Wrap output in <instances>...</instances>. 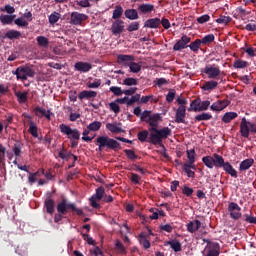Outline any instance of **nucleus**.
I'll return each instance as SVG.
<instances>
[{"label": "nucleus", "instance_id": "f257e3e1", "mask_svg": "<svg viewBox=\"0 0 256 256\" xmlns=\"http://www.w3.org/2000/svg\"><path fill=\"white\" fill-rule=\"evenodd\" d=\"M161 121V114H153L148 121V125H150L148 129V131H150L149 140L152 145H161V143H163V139L171 137V128L164 127L162 129H157Z\"/></svg>", "mask_w": 256, "mask_h": 256}, {"label": "nucleus", "instance_id": "f03ea898", "mask_svg": "<svg viewBox=\"0 0 256 256\" xmlns=\"http://www.w3.org/2000/svg\"><path fill=\"white\" fill-rule=\"evenodd\" d=\"M60 132L65 135L71 143V147H77L79 145V140L81 139V132L77 128H71L67 124H60Z\"/></svg>", "mask_w": 256, "mask_h": 256}, {"label": "nucleus", "instance_id": "7ed1b4c3", "mask_svg": "<svg viewBox=\"0 0 256 256\" xmlns=\"http://www.w3.org/2000/svg\"><path fill=\"white\" fill-rule=\"evenodd\" d=\"M95 143L99 151H103L105 147L106 149H113L114 151L121 149V144L109 136H98Z\"/></svg>", "mask_w": 256, "mask_h": 256}, {"label": "nucleus", "instance_id": "20e7f679", "mask_svg": "<svg viewBox=\"0 0 256 256\" xmlns=\"http://www.w3.org/2000/svg\"><path fill=\"white\" fill-rule=\"evenodd\" d=\"M202 162L208 169H213V167H216L217 169H221L225 163V159H223V156L214 153L212 156H205L202 158Z\"/></svg>", "mask_w": 256, "mask_h": 256}, {"label": "nucleus", "instance_id": "39448f33", "mask_svg": "<svg viewBox=\"0 0 256 256\" xmlns=\"http://www.w3.org/2000/svg\"><path fill=\"white\" fill-rule=\"evenodd\" d=\"M240 133L243 137L248 139L249 134L252 135L256 134V123L250 122L247 120V118L243 117L240 123Z\"/></svg>", "mask_w": 256, "mask_h": 256}, {"label": "nucleus", "instance_id": "423d86ee", "mask_svg": "<svg viewBox=\"0 0 256 256\" xmlns=\"http://www.w3.org/2000/svg\"><path fill=\"white\" fill-rule=\"evenodd\" d=\"M14 75L21 81H27L28 77H35V71L29 66L18 67L14 72Z\"/></svg>", "mask_w": 256, "mask_h": 256}, {"label": "nucleus", "instance_id": "0eeeda50", "mask_svg": "<svg viewBox=\"0 0 256 256\" xmlns=\"http://www.w3.org/2000/svg\"><path fill=\"white\" fill-rule=\"evenodd\" d=\"M104 195H105V188L99 187L96 189V193L92 195L91 198L89 199L90 205L91 207H93V209H99L100 207L99 202L101 201V199H103Z\"/></svg>", "mask_w": 256, "mask_h": 256}, {"label": "nucleus", "instance_id": "6e6552de", "mask_svg": "<svg viewBox=\"0 0 256 256\" xmlns=\"http://www.w3.org/2000/svg\"><path fill=\"white\" fill-rule=\"evenodd\" d=\"M204 73L208 79H218L221 75V69L217 65H208L204 68Z\"/></svg>", "mask_w": 256, "mask_h": 256}, {"label": "nucleus", "instance_id": "1a4fd4ad", "mask_svg": "<svg viewBox=\"0 0 256 256\" xmlns=\"http://www.w3.org/2000/svg\"><path fill=\"white\" fill-rule=\"evenodd\" d=\"M219 251V244L215 242H208L203 251V256H219Z\"/></svg>", "mask_w": 256, "mask_h": 256}, {"label": "nucleus", "instance_id": "9d476101", "mask_svg": "<svg viewBox=\"0 0 256 256\" xmlns=\"http://www.w3.org/2000/svg\"><path fill=\"white\" fill-rule=\"evenodd\" d=\"M228 212L230 213L231 219H241V208L239 207V204L231 202L228 205Z\"/></svg>", "mask_w": 256, "mask_h": 256}, {"label": "nucleus", "instance_id": "9b49d317", "mask_svg": "<svg viewBox=\"0 0 256 256\" xmlns=\"http://www.w3.org/2000/svg\"><path fill=\"white\" fill-rule=\"evenodd\" d=\"M88 16L79 12H72L70 16L71 25H81L82 21H87Z\"/></svg>", "mask_w": 256, "mask_h": 256}, {"label": "nucleus", "instance_id": "f8f14e48", "mask_svg": "<svg viewBox=\"0 0 256 256\" xmlns=\"http://www.w3.org/2000/svg\"><path fill=\"white\" fill-rule=\"evenodd\" d=\"M125 31V22L123 20H115L111 26L113 35H121Z\"/></svg>", "mask_w": 256, "mask_h": 256}, {"label": "nucleus", "instance_id": "ddd939ff", "mask_svg": "<svg viewBox=\"0 0 256 256\" xmlns=\"http://www.w3.org/2000/svg\"><path fill=\"white\" fill-rule=\"evenodd\" d=\"M187 117V107L179 106L176 110L175 123H185Z\"/></svg>", "mask_w": 256, "mask_h": 256}, {"label": "nucleus", "instance_id": "4468645a", "mask_svg": "<svg viewBox=\"0 0 256 256\" xmlns=\"http://www.w3.org/2000/svg\"><path fill=\"white\" fill-rule=\"evenodd\" d=\"M72 207H73V204L63 199L60 203H58L57 211L58 213H61V215H65L69 211V209H72Z\"/></svg>", "mask_w": 256, "mask_h": 256}, {"label": "nucleus", "instance_id": "2eb2a0df", "mask_svg": "<svg viewBox=\"0 0 256 256\" xmlns=\"http://www.w3.org/2000/svg\"><path fill=\"white\" fill-rule=\"evenodd\" d=\"M226 107H229V100H218L210 106V109L212 111H223Z\"/></svg>", "mask_w": 256, "mask_h": 256}, {"label": "nucleus", "instance_id": "dca6fc26", "mask_svg": "<svg viewBox=\"0 0 256 256\" xmlns=\"http://www.w3.org/2000/svg\"><path fill=\"white\" fill-rule=\"evenodd\" d=\"M191 42V38L189 36H182V38L174 45V51H181V49H185L187 44Z\"/></svg>", "mask_w": 256, "mask_h": 256}, {"label": "nucleus", "instance_id": "f3484780", "mask_svg": "<svg viewBox=\"0 0 256 256\" xmlns=\"http://www.w3.org/2000/svg\"><path fill=\"white\" fill-rule=\"evenodd\" d=\"M118 63L120 65H124V67H129L131 65V62L134 61L135 58L131 55H125V54H120L117 56Z\"/></svg>", "mask_w": 256, "mask_h": 256}, {"label": "nucleus", "instance_id": "a211bd4d", "mask_svg": "<svg viewBox=\"0 0 256 256\" xmlns=\"http://www.w3.org/2000/svg\"><path fill=\"white\" fill-rule=\"evenodd\" d=\"M139 13L143 15H147L149 13H153L155 11V6L153 4L144 3L138 6Z\"/></svg>", "mask_w": 256, "mask_h": 256}, {"label": "nucleus", "instance_id": "6ab92c4d", "mask_svg": "<svg viewBox=\"0 0 256 256\" xmlns=\"http://www.w3.org/2000/svg\"><path fill=\"white\" fill-rule=\"evenodd\" d=\"M182 169L186 173L187 177L194 179L195 177L194 171L197 169V166H195V164L184 163L182 166ZM191 169H193V171Z\"/></svg>", "mask_w": 256, "mask_h": 256}, {"label": "nucleus", "instance_id": "aec40b11", "mask_svg": "<svg viewBox=\"0 0 256 256\" xmlns=\"http://www.w3.org/2000/svg\"><path fill=\"white\" fill-rule=\"evenodd\" d=\"M161 25V19L159 18H151L145 21L144 27L148 29H157Z\"/></svg>", "mask_w": 256, "mask_h": 256}, {"label": "nucleus", "instance_id": "412c9836", "mask_svg": "<svg viewBox=\"0 0 256 256\" xmlns=\"http://www.w3.org/2000/svg\"><path fill=\"white\" fill-rule=\"evenodd\" d=\"M74 67L76 71H81L82 73H87L92 69L91 64L87 62H77Z\"/></svg>", "mask_w": 256, "mask_h": 256}, {"label": "nucleus", "instance_id": "4be33fe9", "mask_svg": "<svg viewBox=\"0 0 256 256\" xmlns=\"http://www.w3.org/2000/svg\"><path fill=\"white\" fill-rule=\"evenodd\" d=\"M219 86V82L215 81V80H210L205 82L202 85V89L203 91H208L209 93H211V91H214V89H217V87Z\"/></svg>", "mask_w": 256, "mask_h": 256}, {"label": "nucleus", "instance_id": "5701e85b", "mask_svg": "<svg viewBox=\"0 0 256 256\" xmlns=\"http://www.w3.org/2000/svg\"><path fill=\"white\" fill-rule=\"evenodd\" d=\"M34 111L37 117H46L48 121H51V111L45 110V108H41V107H36Z\"/></svg>", "mask_w": 256, "mask_h": 256}, {"label": "nucleus", "instance_id": "b1692460", "mask_svg": "<svg viewBox=\"0 0 256 256\" xmlns=\"http://www.w3.org/2000/svg\"><path fill=\"white\" fill-rule=\"evenodd\" d=\"M139 243L144 247V249H149L151 247V242H149V238L147 237V234L144 232L140 233L139 235Z\"/></svg>", "mask_w": 256, "mask_h": 256}, {"label": "nucleus", "instance_id": "393cba45", "mask_svg": "<svg viewBox=\"0 0 256 256\" xmlns=\"http://www.w3.org/2000/svg\"><path fill=\"white\" fill-rule=\"evenodd\" d=\"M199 227H201V221L194 220L187 224V231H189V233H195V231L199 230Z\"/></svg>", "mask_w": 256, "mask_h": 256}, {"label": "nucleus", "instance_id": "a878e982", "mask_svg": "<svg viewBox=\"0 0 256 256\" xmlns=\"http://www.w3.org/2000/svg\"><path fill=\"white\" fill-rule=\"evenodd\" d=\"M126 19H130V21H135L139 19V13L135 9H127L124 12Z\"/></svg>", "mask_w": 256, "mask_h": 256}, {"label": "nucleus", "instance_id": "bb28decb", "mask_svg": "<svg viewBox=\"0 0 256 256\" xmlns=\"http://www.w3.org/2000/svg\"><path fill=\"white\" fill-rule=\"evenodd\" d=\"M79 99H93L97 97V92L84 90L78 95Z\"/></svg>", "mask_w": 256, "mask_h": 256}, {"label": "nucleus", "instance_id": "cd10ccee", "mask_svg": "<svg viewBox=\"0 0 256 256\" xmlns=\"http://www.w3.org/2000/svg\"><path fill=\"white\" fill-rule=\"evenodd\" d=\"M121 124H117V123H107L106 124V129H108V131L110 133H121V131H123L121 129Z\"/></svg>", "mask_w": 256, "mask_h": 256}, {"label": "nucleus", "instance_id": "c85d7f7f", "mask_svg": "<svg viewBox=\"0 0 256 256\" xmlns=\"http://www.w3.org/2000/svg\"><path fill=\"white\" fill-rule=\"evenodd\" d=\"M222 167H223L224 171H226V173H228V175H231V177L237 178V170H235L233 168V166L230 165L229 162H226V163L224 162Z\"/></svg>", "mask_w": 256, "mask_h": 256}, {"label": "nucleus", "instance_id": "c756f323", "mask_svg": "<svg viewBox=\"0 0 256 256\" xmlns=\"http://www.w3.org/2000/svg\"><path fill=\"white\" fill-rule=\"evenodd\" d=\"M255 160L253 159H246L240 163V171H247V169L253 167Z\"/></svg>", "mask_w": 256, "mask_h": 256}, {"label": "nucleus", "instance_id": "7c9ffc66", "mask_svg": "<svg viewBox=\"0 0 256 256\" xmlns=\"http://www.w3.org/2000/svg\"><path fill=\"white\" fill-rule=\"evenodd\" d=\"M121 17H123V7H121V5H116L112 14V19L117 21L120 20Z\"/></svg>", "mask_w": 256, "mask_h": 256}, {"label": "nucleus", "instance_id": "2f4dec72", "mask_svg": "<svg viewBox=\"0 0 256 256\" xmlns=\"http://www.w3.org/2000/svg\"><path fill=\"white\" fill-rule=\"evenodd\" d=\"M45 208L47 213H50V215H53L55 211V201L53 199L49 198L45 201Z\"/></svg>", "mask_w": 256, "mask_h": 256}, {"label": "nucleus", "instance_id": "473e14b6", "mask_svg": "<svg viewBox=\"0 0 256 256\" xmlns=\"http://www.w3.org/2000/svg\"><path fill=\"white\" fill-rule=\"evenodd\" d=\"M5 37L6 39H10V40H13V39H20L21 37V32L17 31V30H8L6 33H5Z\"/></svg>", "mask_w": 256, "mask_h": 256}, {"label": "nucleus", "instance_id": "72a5a7b5", "mask_svg": "<svg viewBox=\"0 0 256 256\" xmlns=\"http://www.w3.org/2000/svg\"><path fill=\"white\" fill-rule=\"evenodd\" d=\"M238 114L236 112H227L224 114L222 121L224 123H231L233 119H237Z\"/></svg>", "mask_w": 256, "mask_h": 256}, {"label": "nucleus", "instance_id": "f704fd0d", "mask_svg": "<svg viewBox=\"0 0 256 256\" xmlns=\"http://www.w3.org/2000/svg\"><path fill=\"white\" fill-rule=\"evenodd\" d=\"M187 153V159H188V165H195V157H197V153L195 152V149H190L186 151Z\"/></svg>", "mask_w": 256, "mask_h": 256}, {"label": "nucleus", "instance_id": "c9c22d12", "mask_svg": "<svg viewBox=\"0 0 256 256\" xmlns=\"http://www.w3.org/2000/svg\"><path fill=\"white\" fill-rule=\"evenodd\" d=\"M0 21L3 25H11L15 21V15H1Z\"/></svg>", "mask_w": 256, "mask_h": 256}, {"label": "nucleus", "instance_id": "e433bc0d", "mask_svg": "<svg viewBox=\"0 0 256 256\" xmlns=\"http://www.w3.org/2000/svg\"><path fill=\"white\" fill-rule=\"evenodd\" d=\"M167 245H170L171 249H173V251H175V253H179V251H181V242H179L178 240H170L167 242Z\"/></svg>", "mask_w": 256, "mask_h": 256}, {"label": "nucleus", "instance_id": "4c0bfd02", "mask_svg": "<svg viewBox=\"0 0 256 256\" xmlns=\"http://www.w3.org/2000/svg\"><path fill=\"white\" fill-rule=\"evenodd\" d=\"M115 251L119 255H125L127 253V249L125 248V245H123V243L121 241H119V240L116 241Z\"/></svg>", "mask_w": 256, "mask_h": 256}, {"label": "nucleus", "instance_id": "58836bf2", "mask_svg": "<svg viewBox=\"0 0 256 256\" xmlns=\"http://www.w3.org/2000/svg\"><path fill=\"white\" fill-rule=\"evenodd\" d=\"M36 41H37L39 47H44V48L49 47V39L45 36H38L36 38Z\"/></svg>", "mask_w": 256, "mask_h": 256}, {"label": "nucleus", "instance_id": "ea45409f", "mask_svg": "<svg viewBox=\"0 0 256 256\" xmlns=\"http://www.w3.org/2000/svg\"><path fill=\"white\" fill-rule=\"evenodd\" d=\"M103 124L99 121H94L87 126L88 131H99Z\"/></svg>", "mask_w": 256, "mask_h": 256}, {"label": "nucleus", "instance_id": "a19ab883", "mask_svg": "<svg viewBox=\"0 0 256 256\" xmlns=\"http://www.w3.org/2000/svg\"><path fill=\"white\" fill-rule=\"evenodd\" d=\"M141 103H157L159 101V99L153 95H148V96H143L140 99Z\"/></svg>", "mask_w": 256, "mask_h": 256}, {"label": "nucleus", "instance_id": "79ce46f5", "mask_svg": "<svg viewBox=\"0 0 256 256\" xmlns=\"http://www.w3.org/2000/svg\"><path fill=\"white\" fill-rule=\"evenodd\" d=\"M28 132L32 135V137H39V132L37 125H35L33 122H30V127L28 129Z\"/></svg>", "mask_w": 256, "mask_h": 256}, {"label": "nucleus", "instance_id": "37998d69", "mask_svg": "<svg viewBox=\"0 0 256 256\" xmlns=\"http://www.w3.org/2000/svg\"><path fill=\"white\" fill-rule=\"evenodd\" d=\"M249 62L244 61V60H236L233 64V67L235 69H245V67H248Z\"/></svg>", "mask_w": 256, "mask_h": 256}, {"label": "nucleus", "instance_id": "c03bdc74", "mask_svg": "<svg viewBox=\"0 0 256 256\" xmlns=\"http://www.w3.org/2000/svg\"><path fill=\"white\" fill-rule=\"evenodd\" d=\"M200 101L199 100H193L190 104V108H188V111H194L195 113L200 112Z\"/></svg>", "mask_w": 256, "mask_h": 256}, {"label": "nucleus", "instance_id": "a18cd8bd", "mask_svg": "<svg viewBox=\"0 0 256 256\" xmlns=\"http://www.w3.org/2000/svg\"><path fill=\"white\" fill-rule=\"evenodd\" d=\"M14 23L17 25V27H29V22H27V20H25L23 17L17 18L14 20Z\"/></svg>", "mask_w": 256, "mask_h": 256}, {"label": "nucleus", "instance_id": "49530a36", "mask_svg": "<svg viewBox=\"0 0 256 256\" xmlns=\"http://www.w3.org/2000/svg\"><path fill=\"white\" fill-rule=\"evenodd\" d=\"M213 116L209 113H202L200 115L195 116L196 121H209V119H212Z\"/></svg>", "mask_w": 256, "mask_h": 256}, {"label": "nucleus", "instance_id": "de8ad7c7", "mask_svg": "<svg viewBox=\"0 0 256 256\" xmlns=\"http://www.w3.org/2000/svg\"><path fill=\"white\" fill-rule=\"evenodd\" d=\"M59 19H61V14L54 12L49 16V23L50 25H55V23H57V21H59Z\"/></svg>", "mask_w": 256, "mask_h": 256}, {"label": "nucleus", "instance_id": "09e8293b", "mask_svg": "<svg viewBox=\"0 0 256 256\" xmlns=\"http://www.w3.org/2000/svg\"><path fill=\"white\" fill-rule=\"evenodd\" d=\"M152 117L153 115H151V111L145 110L144 112H142L140 119L141 121H145V123H149Z\"/></svg>", "mask_w": 256, "mask_h": 256}, {"label": "nucleus", "instance_id": "8fccbe9b", "mask_svg": "<svg viewBox=\"0 0 256 256\" xmlns=\"http://www.w3.org/2000/svg\"><path fill=\"white\" fill-rule=\"evenodd\" d=\"M130 68V71L132 73H139L141 71V64L135 63V62H130V65L128 66Z\"/></svg>", "mask_w": 256, "mask_h": 256}, {"label": "nucleus", "instance_id": "3c124183", "mask_svg": "<svg viewBox=\"0 0 256 256\" xmlns=\"http://www.w3.org/2000/svg\"><path fill=\"white\" fill-rule=\"evenodd\" d=\"M216 23H219L220 25H227V23H231V17L229 16H220Z\"/></svg>", "mask_w": 256, "mask_h": 256}, {"label": "nucleus", "instance_id": "603ef678", "mask_svg": "<svg viewBox=\"0 0 256 256\" xmlns=\"http://www.w3.org/2000/svg\"><path fill=\"white\" fill-rule=\"evenodd\" d=\"M147 137H149V131L147 130L138 133V139L141 143H145V141H147Z\"/></svg>", "mask_w": 256, "mask_h": 256}, {"label": "nucleus", "instance_id": "864d4df0", "mask_svg": "<svg viewBox=\"0 0 256 256\" xmlns=\"http://www.w3.org/2000/svg\"><path fill=\"white\" fill-rule=\"evenodd\" d=\"M87 87L89 89H97V88L101 87V80L96 79L93 82H88Z\"/></svg>", "mask_w": 256, "mask_h": 256}, {"label": "nucleus", "instance_id": "5fc2aeb1", "mask_svg": "<svg viewBox=\"0 0 256 256\" xmlns=\"http://www.w3.org/2000/svg\"><path fill=\"white\" fill-rule=\"evenodd\" d=\"M201 40L197 39L194 42H192L189 47L191 49V51H199V47H201Z\"/></svg>", "mask_w": 256, "mask_h": 256}, {"label": "nucleus", "instance_id": "6e6d98bb", "mask_svg": "<svg viewBox=\"0 0 256 256\" xmlns=\"http://www.w3.org/2000/svg\"><path fill=\"white\" fill-rule=\"evenodd\" d=\"M110 91L111 93H114L116 97H119L124 94V91L121 89V87H117V86L110 87Z\"/></svg>", "mask_w": 256, "mask_h": 256}, {"label": "nucleus", "instance_id": "4d7b16f0", "mask_svg": "<svg viewBox=\"0 0 256 256\" xmlns=\"http://www.w3.org/2000/svg\"><path fill=\"white\" fill-rule=\"evenodd\" d=\"M200 41L203 43V45H207V43H213V41H215V36L213 34H209Z\"/></svg>", "mask_w": 256, "mask_h": 256}, {"label": "nucleus", "instance_id": "13d9d810", "mask_svg": "<svg viewBox=\"0 0 256 256\" xmlns=\"http://www.w3.org/2000/svg\"><path fill=\"white\" fill-rule=\"evenodd\" d=\"M90 131L91 130H89L88 128L83 131L82 141H86L87 143L93 141V137H89Z\"/></svg>", "mask_w": 256, "mask_h": 256}, {"label": "nucleus", "instance_id": "bf43d9fd", "mask_svg": "<svg viewBox=\"0 0 256 256\" xmlns=\"http://www.w3.org/2000/svg\"><path fill=\"white\" fill-rule=\"evenodd\" d=\"M211 106V101L209 100H205L200 102V111H207L209 109V107Z\"/></svg>", "mask_w": 256, "mask_h": 256}, {"label": "nucleus", "instance_id": "052dcab7", "mask_svg": "<svg viewBox=\"0 0 256 256\" xmlns=\"http://www.w3.org/2000/svg\"><path fill=\"white\" fill-rule=\"evenodd\" d=\"M109 107L110 111H113V113H115L116 115L121 111V107H119V104H117L116 102H111L109 104Z\"/></svg>", "mask_w": 256, "mask_h": 256}, {"label": "nucleus", "instance_id": "680f3d73", "mask_svg": "<svg viewBox=\"0 0 256 256\" xmlns=\"http://www.w3.org/2000/svg\"><path fill=\"white\" fill-rule=\"evenodd\" d=\"M127 31L132 33V31H139V22H132L128 27Z\"/></svg>", "mask_w": 256, "mask_h": 256}, {"label": "nucleus", "instance_id": "e2e57ef3", "mask_svg": "<svg viewBox=\"0 0 256 256\" xmlns=\"http://www.w3.org/2000/svg\"><path fill=\"white\" fill-rule=\"evenodd\" d=\"M175 95H176L175 90H170L166 95V101L168 103H173V100L175 99Z\"/></svg>", "mask_w": 256, "mask_h": 256}, {"label": "nucleus", "instance_id": "0e129e2a", "mask_svg": "<svg viewBox=\"0 0 256 256\" xmlns=\"http://www.w3.org/2000/svg\"><path fill=\"white\" fill-rule=\"evenodd\" d=\"M124 85H127L128 87H131V85H137L138 81L135 78H126L123 81Z\"/></svg>", "mask_w": 256, "mask_h": 256}, {"label": "nucleus", "instance_id": "69168bd1", "mask_svg": "<svg viewBox=\"0 0 256 256\" xmlns=\"http://www.w3.org/2000/svg\"><path fill=\"white\" fill-rule=\"evenodd\" d=\"M89 1L90 0H81V1H77L76 4L79 7H83L84 9H87V7H91V3Z\"/></svg>", "mask_w": 256, "mask_h": 256}, {"label": "nucleus", "instance_id": "338daca9", "mask_svg": "<svg viewBox=\"0 0 256 256\" xmlns=\"http://www.w3.org/2000/svg\"><path fill=\"white\" fill-rule=\"evenodd\" d=\"M27 92H23V93H18L17 97H18V101L19 103H25V101H27Z\"/></svg>", "mask_w": 256, "mask_h": 256}, {"label": "nucleus", "instance_id": "774afa93", "mask_svg": "<svg viewBox=\"0 0 256 256\" xmlns=\"http://www.w3.org/2000/svg\"><path fill=\"white\" fill-rule=\"evenodd\" d=\"M210 19H211V17L209 15L205 14V15L198 17L197 22L200 24H203V23H207V21H209Z\"/></svg>", "mask_w": 256, "mask_h": 256}]
</instances>
